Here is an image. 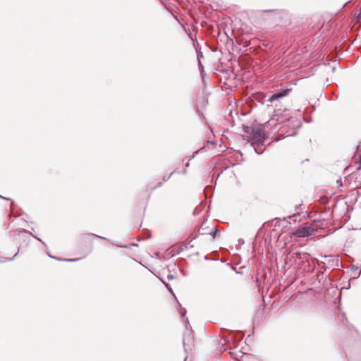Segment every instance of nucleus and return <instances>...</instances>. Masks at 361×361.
<instances>
[{"label":"nucleus","mask_w":361,"mask_h":361,"mask_svg":"<svg viewBox=\"0 0 361 361\" xmlns=\"http://www.w3.org/2000/svg\"><path fill=\"white\" fill-rule=\"evenodd\" d=\"M244 131L248 135V138L252 140L251 143H259L264 145L267 140L265 133L259 128H250L249 127H243Z\"/></svg>","instance_id":"nucleus-1"},{"label":"nucleus","mask_w":361,"mask_h":361,"mask_svg":"<svg viewBox=\"0 0 361 361\" xmlns=\"http://www.w3.org/2000/svg\"><path fill=\"white\" fill-rule=\"evenodd\" d=\"M290 90H291L290 89H285V90H283L282 91L273 93L267 100L264 99L265 97H264L263 98H261V99H257V100L259 103H262V104L266 103L267 106H270L273 102L277 101L279 99H281V98L287 96L289 94Z\"/></svg>","instance_id":"nucleus-2"},{"label":"nucleus","mask_w":361,"mask_h":361,"mask_svg":"<svg viewBox=\"0 0 361 361\" xmlns=\"http://www.w3.org/2000/svg\"><path fill=\"white\" fill-rule=\"evenodd\" d=\"M315 232V229L311 226L299 228L295 231V235L300 238L308 237Z\"/></svg>","instance_id":"nucleus-3"},{"label":"nucleus","mask_w":361,"mask_h":361,"mask_svg":"<svg viewBox=\"0 0 361 361\" xmlns=\"http://www.w3.org/2000/svg\"><path fill=\"white\" fill-rule=\"evenodd\" d=\"M285 125L295 129L300 128L302 126V123L298 118L291 116L285 121Z\"/></svg>","instance_id":"nucleus-4"},{"label":"nucleus","mask_w":361,"mask_h":361,"mask_svg":"<svg viewBox=\"0 0 361 361\" xmlns=\"http://www.w3.org/2000/svg\"><path fill=\"white\" fill-rule=\"evenodd\" d=\"M252 147H253L254 150L255 151L256 154L258 155H260L263 153L262 147L264 145H261L257 142L256 143H251Z\"/></svg>","instance_id":"nucleus-5"},{"label":"nucleus","mask_w":361,"mask_h":361,"mask_svg":"<svg viewBox=\"0 0 361 361\" xmlns=\"http://www.w3.org/2000/svg\"><path fill=\"white\" fill-rule=\"evenodd\" d=\"M198 232L195 233H192L189 238L187 239V241L183 245L185 249H188V245H190V242L193 240H195L198 236Z\"/></svg>","instance_id":"nucleus-6"},{"label":"nucleus","mask_w":361,"mask_h":361,"mask_svg":"<svg viewBox=\"0 0 361 361\" xmlns=\"http://www.w3.org/2000/svg\"><path fill=\"white\" fill-rule=\"evenodd\" d=\"M190 341H191L190 333V332H186L183 335V345L185 350H186L185 346L187 345V342H190Z\"/></svg>","instance_id":"nucleus-7"},{"label":"nucleus","mask_w":361,"mask_h":361,"mask_svg":"<svg viewBox=\"0 0 361 361\" xmlns=\"http://www.w3.org/2000/svg\"><path fill=\"white\" fill-rule=\"evenodd\" d=\"M49 257L51 258L55 259L59 261H66V262H76V261L80 260L82 259V257L74 258V259H63V258H60V257H53L51 255H49Z\"/></svg>","instance_id":"nucleus-8"},{"label":"nucleus","mask_w":361,"mask_h":361,"mask_svg":"<svg viewBox=\"0 0 361 361\" xmlns=\"http://www.w3.org/2000/svg\"><path fill=\"white\" fill-rule=\"evenodd\" d=\"M18 252H19V250L18 251L17 253H16L14 255V256L13 257H11V258L5 257H0V263H4L6 262H8V261H13L16 258V257L18 255Z\"/></svg>","instance_id":"nucleus-9"},{"label":"nucleus","mask_w":361,"mask_h":361,"mask_svg":"<svg viewBox=\"0 0 361 361\" xmlns=\"http://www.w3.org/2000/svg\"><path fill=\"white\" fill-rule=\"evenodd\" d=\"M219 233V230L216 226H214L211 231L208 233L213 238H216V235Z\"/></svg>","instance_id":"nucleus-10"},{"label":"nucleus","mask_w":361,"mask_h":361,"mask_svg":"<svg viewBox=\"0 0 361 361\" xmlns=\"http://www.w3.org/2000/svg\"><path fill=\"white\" fill-rule=\"evenodd\" d=\"M262 11L263 13H273L276 15H279V14H281V13L283 12L282 10H279V9H268V10H262Z\"/></svg>","instance_id":"nucleus-11"},{"label":"nucleus","mask_w":361,"mask_h":361,"mask_svg":"<svg viewBox=\"0 0 361 361\" xmlns=\"http://www.w3.org/2000/svg\"><path fill=\"white\" fill-rule=\"evenodd\" d=\"M204 149V147H202V148H200V149L197 150L196 152H194V154L188 158V161L190 163V161L193 159L200 152H202Z\"/></svg>","instance_id":"nucleus-12"},{"label":"nucleus","mask_w":361,"mask_h":361,"mask_svg":"<svg viewBox=\"0 0 361 361\" xmlns=\"http://www.w3.org/2000/svg\"><path fill=\"white\" fill-rule=\"evenodd\" d=\"M82 235L83 236H93V237H95V238L103 239V240H106L108 242H111L109 239H108L106 238H104V237H102V236H100V235H98L92 234V233H85V234H83Z\"/></svg>","instance_id":"nucleus-13"},{"label":"nucleus","mask_w":361,"mask_h":361,"mask_svg":"<svg viewBox=\"0 0 361 361\" xmlns=\"http://www.w3.org/2000/svg\"><path fill=\"white\" fill-rule=\"evenodd\" d=\"M164 284L166 285V286L167 289L169 290V291L170 293H172V295H173V296L174 297V298H175L176 301L177 302L178 306L179 307H180V303H179V302L178 301V300H177L176 297L175 296V295L173 293V291H172L171 288L169 286V284L165 283H164Z\"/></svg>","instance_id":"nucleus-14"},{"label":"nucleus","mask_w":361,"mask_h":361,"mask_svg":"<svg viewBox=\"0 0 361 361\" xmlns=\"http://www.w3.org/2000/svg\"><path fill=\"white\" fill-rule=\"evenodd\" d=\"M205 229H206V228L204 227V224H202L198 230V234H200V235L207 234V233L205 231Z\"/></svg>","instance_id":"nucleus-15"},{"label":"nucleus","mask_w":361,"mask_h":361,"mask_svg":"<svg viewBox=\"0 0 361 361\" xmlns=\"http://www.w3.org/2000/svg\"><path fill=\"white\" fill-rule=\"evenodd\" d=\"M203 56H202V52H200L197 54V59H198V61H199V66H200V68H202L203 69V66L200 63V58H202Z\"/></svg>","instance_id":"nucleus-16"},{"label":"nucleus","mask_w":361,"mask_h":361,"mask_svg":"<svg viewBox=\"0 0 361 361\" xmlns=\"http://www.w3.org/2000/svg\"><path fill=\"white\" fill-rule=\"evenodd\" d=\"M175 173H176V170L172 171L168 176H164L163 178V181H167L171 178V176Z\"/></svg>","instance_id":"nucleus-17"},{"label":"nucleus","mask_w":361,"mask_h":361,"mask_svg":"<svg viewBox=\"0 0 361 361\" xmlns=\"http://www.w3.org/2000/svg\"><path fill=\"white\" fill-rule=\"evenodd\" d=\"M162 184H163V183H162V182H159V183H157V185H155V186H154V187H150V188H149V189H150L151 190H154V189H155V188H159V187H161V186L162 185Z\"/></svg>","instance_id":"nucleus-18"},{"label":"nucleus","mask_w":361,"mask_h":361,"mask_svg":"<svg viewBox=\"0 0 361 361\" xmlns=\"http://www.w3.org/2000/svg\"><path fill=\"white\" fill-rule=\"evenodd\" d=\"M189 166H190V163L188 161H187V163L185 165V169H183V174H186L187 173L186 168L189 167Z\"/></svg>","instance_id":"nucleus-19"},{"label":"nucleus","mask_w":361,"mask_h":361,"mask_svg":"<svg viewBox=\"0 0 361 361\" xmlns=\"http://www.w3.org/2000/svg\"><path fill=\"white\" fill-rule=\"evenodd\" d=\"M185 313H186V312H185V310H180V315H181V317H185Z\"/></svg>","instance_id":"nucleus-20"},{"label":"nucleus","mask_w":361,"mask_h":361,"mask_svg":"<svg viewBox=\"0 0 361 361\" xmlns=\"http://www.w3.org/2000/svg\"><path fill=\"white\" fill-rule=\"evenodd\" d=\"M33 237L36 239H37L39 242H41L44 246H47V245L45 244V243L44 241H42L40 238L33 235Z\"/></svg>","instance_id":"nucleus-21"},{"label":"nucleus","mask_w":361,"mask_h":361,"mask_svg":"<svg viewBox=\"0 0 361 361\" xmlns=\"http://www.w3.org/2000/svg\"><path fill=\"white\" fill-rule=\"evenodd\" d=\"M173 278H174V276L173 274H169L167 276V279L168 280H172V279H173Z\"/></svg>","instance_id":"nucleus-22"},{"label":"nucleus","mask_w":361,"mask_h":361,"mask_svg":"<svg viewBox=\"0 0 361 361\" xmlns=\"http://www.w3.org/2000/svg\"><path fill=\"white\" fill-rule=\"evenodd\" d=\"M360 16H361V12H360L358 13H355V18L356 19H359L360 18Z\"/></svg>","instance_id":"nucleus-23"},{"label":"nucleus","mask_w":361,"mask_h":361,"mask_svg":"<svg viewBox=\"0 0 361 361\" xmlns=\"http://www.w3.org/2000/svg\"><path fill=\"white\" fill-rule=\"evenodd\" d=\"M189 324V321L188 319L185 320V327L186 329H188V325Z\"/></svg>","instance_id":"nucleus-24"},{"label":"nucleus","mask_w":361,"mask_h":361,"mask_svg":"<svg viewBox=\"0 0 361 361\" xmlns=\"http://www.w3.org/2000/svg\"><path fill=\"white\" fill-rule=\"evenodd\" d=\"M0 198H2V199H6V200H10L11 202V205L13 204V201L11 200L10 198H6V197H4L1 195H0Z\"/></svg>","instance_id":"nucleus-25"},{"label":"nucleus","mask_w":361,"mask_h":361,"mask_svg":"<svg viewBox=\"0 0 361 361\" xmlns=\"http://www.w3.org/2000/svg\"><path fill=\"white\" fill-rule=\"evenodd\" d=\"M198 212H200V211L198 210V208H197V207H196V208L194 209L193 213H194V214H197V213H198Z\"/></svg>","instance_id":"nucleus-26"},{"label":"nucleus","mask_w":361,"mask_h":361,"mask_svg":"<svg viewBox=\"0 0 361 361\" xmlns=\"http://www.w3.org/2000/svg\"><path fill=\"white\" fill-rule=\"evenodd\" d=\"M357 269H358V267L357 266H355V265L352 266V269L357 270Z\"/></svg>","instance_id":"nucleus-27"},{"label":"nucleus","mask_w":361,"mask_h":361,"mask_svg":"<svg viewBox=\"0 0 361 361\" xmlns=\"http://www.w3.org/2000/svg\"><path fill=\"white\" fill-rule=\"evenodd\" d=\"M204 259L205 260H209V259H212L210 257H209L208 255H206V256H204Z\"/></svg>","instance_id":"nucleus-28"},{"label":"nucleus","mask_w":361,"mask_h":361,"mask_svg":"<svg viewBox=\"0 0 361 361\" xmlns=\"http://www.w3.org/2000/svg\"><path fill=\"white\" fill-rule=\"evenodd\" d=\"M300 207H301V204H300V205L297 206V207H296L295 210H297V209H301V208H300Z\"/></svg>","instance_id":"nucleus-29"},{"label":"nucleus","mask_w":361,"mask_h":361,"mask_svg":"<svg viewBox=\"0 0 361 361\" xmlns=\"http://www.w3.org/2000/svg\"><path fill=\"white\" fill-rule=\"evenodd\" d=\"M297 215H298V214H295L293 215L292 216H289V218H290V219L294 218V217H295Z\"/></svg>","instance_id":"nucleus-30"},{"label":"nucleus","mask_w":361,"mask_h":361,"mask_svg":"<svg viewBox=\"0 0 361 361\" xmlns=\"http://www.w3.org/2000/svg\"><path fill=\"white\" fill-rule=\"evenodd\" d=\"M348 360H349V361H353V360H352V358H351V357H350V356H348Z\"/></svg>","instance_id":"nucleus-31"},{"label":"nucleus","mask_w":361,"mask_h":361,"mask_svg":"<svg viewBox=\"0 0 361 361\" xmlns=\"http://www.w3.org/2000/svg\"><path fill=\"white\" fill-rule=\"evenodd\" d=\"M221 173H222V171H221L220 173H219V174H218V176H217V178H218L220 176V174H221Z\"/></svg>","instance_id":"nucleus-32"},{"label":"nucleus","mask_w":361,"mask_h":361,"mask_svg":"<svg viewBox=\"0 0 361 361\" xmlns=\"http://www.w3.org/2000/svg\"><path fill=\"white\" fill-rule=\"evenodd\" d=\"M239 242L240 243H243V240H239Z\"/></svg>","instance_id":"nucleus-33"},{"label":"nucleus","mask_w":361,"mask_h":361,"mask_svg":"<svg viewBox=\"0 0 361 361\" xmlns=\"http://www.w3.org/2000/svg\"><path fill=\"white\" fill-rule=\"evenodd\" d=\"M24 231H25V233H29V231H27V230H24Z\"/></svg>","instance_id":"nucleus-34"},{"label":"nucleus","mask_w":361,"mask_h":361,"mask_svg":"<svg viewBox=\"0 0 361 361\" xmlns=\"http://www.w3.org/2000/svg\"><path fill=\"white\" fill-rule=\"evenodd\" d=\"M184 361H185V360Z\"/></svg>","instance_id":"nucleus-35"}]
</instances>
